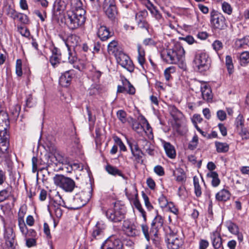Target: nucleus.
Instances as JSON below:
<instances>
[{"mask_svg":"<svg viewBox=\"0 0 249 249\" xmlns=\"http://www.w3.org/2000/svg\"><path fill=\"white\" fill-rule=\"evenodd\" d=\"M163 61L169 64H178V67L185 70V51L180 44H176L172 49L163 51L161 53Z\"/></svg>","mask_w":249,"mask_h":249,"instance_id":"nucleus-1","label":"nucleus"},{"mask_svg":"<svg viewBox=\"0 0 249 249\" xmlns=\"http://www.w3.org/2000/svg\"><path fill=\"white\" fill-rule=\"evenodd\" d=\"M9 128L10 121L8 114L5 111H0V151L3 154L8 153Z\"/></svg>","mask_w":249,"mask_h":249,"instance_id":"nucleus-2","label":"nucleus"},{"mask_svg":"<svg viewBox=\"0 0 249 249\" xmlns=\"http://www.w3.org/2000/svg\"><path fill=\"white\" fill-rule=\"evenodd\" d=\"M79 13L67 12L64 16L65 24L71 31L75 30L82 27L86 21V13H83V11Z\"/></svg>","mask_w":249,"mask_h":249,"instance_id":"nucleus-3","label":"nucleus"},{"mask_svg":"<svg viewBox=\"0 0 249 249\" xmlns=\"http://www.w3.org/2000/svg\"><path fill=\"white\" fill-rule=\"evenodd\" d=\"M69 163V158L60 152L57 151L48 157L46 168L55 171L63 170V165Z\"/></svg>","mask_w":249,"mask_h":249,"instance_id":"nucleus-4","label":"nucleus"},{"mask_svg":"<svg viewBox=\"0 0 249 249\" xmlns=\"http://www.w3.org/2000/svg\"><path fill=\"white\" fill-rule=\"evenodd\" d=\"M126 208L120 202H115L114 209H108L106 213L107 218L114 223L121 222L125 217Z\"/></svg>","mask_w":249,"mask_h":249,"instance_id":"nucleus-5","label":"nucleus"},{"mask_svg":"<svg viewBox=\"0 0 249 249\" xmlns=\"http://www.w3.org/2000/svg\"><path fill=\"white\" fill-rule=\"evenodd\" d=\"M54 183L66 192H71L75 187L74 181L62 175H56L53 178Z\"/></svg>","mask_w":249,"mask_h":249,"instance_id":"nucleus-6","label":"nucleus"},{"mask_svg":"<svg viewBox=\"0 0 249 249\" xmlns=\"http://www.w3.org/2000/svg\"><path fill=\"white\" fill-rule=\"evenodd\" d=\"M91 191H90L88 192L82 191L75 194L71 199V206L68 208L71 209L75 210L86 205L91 197Z\"/></svg>","mask_w":249,"mask_h":249,"instance_id":"nucleus-7","label":"nucleus"},{"mask_svg":"<svg viewBox=\"0 0 249 249\" xmlns=\"http://www.w3.org/2000/svg\"><path fill=\"white\" fill-rule=\"evenodd\" d=\"M60 206L68 207L65 205V202L62 199L58 192H56L53 203L48 206V210L50 214H54L56 217H61L62 215V210L60 208Z\"/></svg>","mask_w":249,"mask_h":249,"instance_id":"nucleus-8","label":"nucleus"},{"mask_svg":"<svg viewBox=\"0 0 249 249\" xmlns=\"http://www.w3.org/2000/svg\"><path fill=\"white\" fill-rule=\"evenodd\" d=\"M194 66L200 72L206 71L209 69L208 56L204 53H197L193 61Z\"/></svg>","mask_w":249,"mask_h":249,"instance_id":"nucleus-9","label":"nucleus"},{"mask_svg":"<svg viewBox=\"0 0 249 249\" xmlns=\"http://www.w3.org/2000/svg\"><path fill=\"white\" fill-rule=\"evenodd\" d=\"M211 23L215 29L224 30L227 27L226 20L222 14L213 10L210 13Z\"/></svg>","mask_w":249,"mask_h":249,"instance_id":"nucleus-10","label":"nucleus"},{"mask_svg":"<svg viewBox=\"0 0 249 249\" xmlns=\"http://www.w3.org/2000/svg\"><path fill=\"white\" fill-rule=\"evenodd\" d=\"M165 242L168 249H179L183 245V240L176 233L171 232L166 236Z\"/></svg>","mask_w":249,"mask_h":249,"instance_id":"nucleus-11","label":"nucleus"},{"mask_svg":"<svg viewBox=\"0 0 249 249\" xmlns=\"http://www.w3.org/2000/svg\"><path fill=\"white\" fill-rule=\"evenodd\" d=\"M128 145L130 149L133 161L135 164L143 162L142 160L143 152L139 148L137 142L135 140L127 141Z\"/></svg>","mask_w":249,"mask_h":249,"instance_id":"nucleus-12","label":"nucleus"},{"mask_svg":"<svg viewBox=\"0 0 249 249\" xmlns=\"http://www.w3.org/2000/svg\"><path fill=\"white\" fill-rule=\"evenodd\" d=\"M117 63L129 72H133L134 66L130 57L122 51L115 56Z\"/></svg>","mask_w":249,"mask_h":249,"instance_id":"nucleus-13","label":"nucleus"},{"mask_svg":"<svg viewBox=\"0 0 249 249\" xmlns=\"http://www.w3.org/2000/svg\"><path fill=\"white\" fill-rule=\"evenodd\" d=\"M141 227L144 237L148 241L152 240L155 245H158L160 243V239L158 236L157 230L151 227L149 231L148 226L145 224H142Z\"/></svg>","mask_w":249,"mask_h":249,"instance_id":"nucleus-14","label":"nucleus"},{"mask_svg":"<svg viewBox=\"0 0 249 249\" xmlns=\"http://www.w3.org/2000/svg\"><path fill=\"white\" fill-rule=\"evenodd\" d=\"M103 9L109 18L111 20L115 18L117 10L114 0H104Z\"/></svg>","mask_w":249,"mask_h":249,"instance_id":"nucleus-15","label":"nucleus"},{"mask_svg":"<svg viewBox=\"0 0 249 249\" xmlns=\"http://www.w3.org/2000/svg\"><path fill=\"white\" fill-rule=\"evenodd\" d=\"M210 238L214 249H224L220 231L217 229L210 233Z\"/></svg>","mask_w":249,"mask_h":249,"instance_id":"nucleus-16","label":"nucleus"},{"mask_svg":"<svg viewBox=\"0 0 249 249\" xmlns=\"http://www.w3.org/2000/svg\"><path fill=\"white\" fill-rule=\"evenodd\" d=\"M4 240L5 245L8 247H12L15 244H17L16 241V235L12 228H7L4 233Z\"/></svg>","mask_w":249,"mask_h":249,"instance_id":"nucleus-17","label":"nucleus"},{"mask_svg":"<svg viewBox=\"0 0 249 249\" xmlns=\"http://www.w3.org/2000/svg\"><path fill=\"white\" fill-rule=\"evenodd\" d=\"M123 244L118 239L112 241L111 239L106 240L101 247V249H123Z\"/></svg>","mask_w":249,"mask_h":249,"instance_id":"nucleus-18","label":"nucleus"},{"mask_svg":"<svg viewBox=\"0 0 249 249\" xmlns=\"http://www.w3.org/2000/svg\"><path fill=\"white\" fill-rule=\"evenodd\" d=\"M123 230L125 233L129 236H135L138 233L135 226L128 220L124 221Z\"/></svg>","mask_w":249,"mask_h":249,"instance_id":"nucleus-19","label":"nucleus"},{"mask_svg":"<svg viewBox=\"0 0 249 249\" xmlns=\"http://www.w3.org/2000/svg\"><path fill=\"white\" fill-rule=\"evenodd\" d=\"M3 12L12 19L16 16L17 12L15 9V5L11 0H8L4 3L3 7Z\"/></svg>","mask_w":249,"mask_h":249,"instance_id":"nucleus-20","label":"nucleus"},{"mask_svg":"<svg viewBox=\"0 0 249 249\" xmlns=\"http://www.w3.org/2000/svg\"><path fill=\"white\" fill-rule=\"evenodd\" d=\"M69 4L70 10L67 12H73L79 13V11H83V13H86V10L83 8L82 2L81 0H70Z\"/></svg>","mask_w":249,"mask_h":249,"instance_id":"nucleus-21","label":"nucleus"},{"mask_svg":"<svg viewBox=\"0 0 249 249\" xmlns=\"http://www.w3.org/2000/svg\"><path fill=\"white\" fill-rule=\"evenodd\" d=\"M106 228V225L103 221H98L93 229L92 237L96 239L97 236L102 235Z\"/></svg>","mask_w":249,"mask_h":249,"instance_id":"nucleus-22","label":"nucleus"},{"mask_svg":"<svg viewBox=\"0 0 249 249\" xmlns=\"http://www.w3.org/2000/svg\"><path fill=\"white\" fill-rule=\"evenodd\" d=\"M74 74V71L72 70L65 72L60 78V82L61 85L65 87L68 86L71 81Z\"/></svg>","mask_w":249,"mask_h":249,"instance_id":"nucleus-23","label":"nucleus"},{"mask_svg":"<svg viewBox=\"0 0 249 249\" xmlns=\"http://www.w3.org/2000/svg\"><path fill=\"white\" fill-rule=\"evenodd\" d=\"M201 91L203 99L208 102H210L213 99V94L211 88L206 85H204L201 87Z\"/></svg>","mask_w":249,"mask_h":249,"instance_id":"nucleus-24","label":"nucleus"},{"mask_svg":"<svg viewBox=\"0 0 249 249\" xmlns=\"http://www.w3.org/2000/svg\"><path fill=\"white\" fill-rule=\"evenodd\" d=\"M106 171L110 175L112 176H118L121 177L124 179H127V178L123 174L122 171L118 169L117 167L113 166L110 164H107L106 166Z\"/></svg>","mask_w":249,"mask_h":249,"instance_id":"nucleus-25","label":"nucleus"},{"mask_svg":"<svg viewBox=\"0 0 249 249\" xmlns=\"http://www.w3.org/2000/svg\"><path fill=\"white\" fill-rule=\"evenodd\" d=\"M98 36L102 41L107 40L112 36V34L105 26H101L98 29Z\"/></svg>","mask_w":249,"mask_h":249,"instance_id":"nucleus-26","label":"nucleus"},{"mask_svg":"<svg viewBox=\"0 0 249 249\" xmlns=\"http://www.w3.org/2000/svg\"><path fill=\"white\" fill-rule=\"evenodd\" d=\"M231 193L225 189H223L215 195V198L218 201H226L230 198Z\"/></svg>","mask_w":249,"mask_h":249,"instance_id":"nucleus-27","label":"nucleus"},{"mask_svg":"<svg viewBox=\"0 0 249 249\" xmlns=\"http://www.w3.org/2000/svg\"><path fill=\"white\" fill-rule=\"evenodd\" d=\"M107 51L109 53L114 54L115 56L117 53L122 52L121 48L118 46V42L116 40H112L108 44Z\"/></svg>","mask_w":249,"mask_h":249,"instance_id":"nucleus-28","label":"nucleus"},{"mask_svg":"<svg viewBox=\"0 0 249 249\" xmlns=\"http://www.w3.org/2000/svg\"><path fill=\"white\" fill-rule=\"evenodd\" d=\"M125 194L129 200H134L138 198V192L136 187L134 185H131L129 188L125 189Z\"/></svg>","mask_w":249,"mask_h":249,"instance_id":"nucleus-29","label":"nucleus"},{"mask_svg":"<svg viewBox=\"0 0 249 249\" xmlns=\"http://www.w3.org/2000/svg\"><path fill=\"white\" fill-rule=\"evenodd\" d=\"M163 147L165 153L169 158L174 159L176 157V153L175 148L169 142H164Z\"/></svg>","mask_w":249,"mask_h":249,"instance_id":"nucleus-30","label":"nucleus"},{"mask_svg":"<svg viewBox=\"0 0 249 249\" xmlns=\"http://www.w3.org/2000/svg\"><path fill=\"white\" fill-rule=\"evenodd\" d=\"M163 224V219L162 217L160 215L157 214L153 220L151 226L154 230H157L158 233L159 230L162 227Z\"/></svg>","mask_w":249,"mask_h":249,"instance_id":"nucleus-31","label":"nucleus"},{"mask_svg":"<svg viewBox=\"0 0 249 249\" xmlns=\"http://www.w3.org/2000/svg\"><path fill=\"white\" fill-rule=\"evenodd\" d=\"M137 49L138 55L137 60L140 65L143 68V65L145 63V53L143 48H142L140 44L137 45Z\"/></svg>","mask_w":249,"mask_h":249,"instance_id":"nucleus-32","label":"nucleus"},{"mask_svg":"<svg viewBox=\"0 0 249 249\" xmlns=\"http://www.w3.org/2000/svg\"><path fill=\"white\" fill-rule=\"evenodd\" d=\"M207 177L212 178V185L214 187H217L220 183V180L219 178L218 175L216 172H209L207 174Z\"/></svg>","mask_w":249,"mask_h":249,"instance_id":"nucleus-33","label":"nucleus"},{"mask_svg":"<svg viewBox=\"0 0 249 249\" xmlns=\"http://www.w3.org/2000/svg\"><path fill=\"white\" fill-rule=\"evenodd\" d=\"M12 188L11 186L0 191V203L7 199L11 196Z\"/></svg>","mask_w":249,"mask_h":249,"instance_id":"nucleus-34","label":"nucleus"},{"mask_svg":"<svg viewBox=\"0 0 249 249\" xmlns=\"http://www.w3.org/2000/svg\"><path fill=\"white\" fill-rule=\"evenodd\" d=\"M215 146L218 153H226L229 150V145L226 142H215Z\"/></svg>","mask_w":249,"mask_h":249,"instance_id":"nucleus-35","label":"nucleus"},{"mask_svg":"<svg viewBox=\"0 0 249 249\" xmlns=\"http://www.w3.org/2000/svg\"><path fill=\"white\" fill-rule=\"evenodd\" d=\"M193 183L196 196L198 197H200L202 195L201 187L199 184L198 178L196 176L193 178Z\"/></svg>","mask_w":249,"mask_h":249,"instance_id":"nucleus-36","label":"nucleus"},{"mask_svg":"<svg viewBox=\"0 0 249 249\" xmlns=\"http://www.w3.org/2000/svg\"><path fill=\"white\" fill-rule=\"evenodd\" d=\"M141 120V123L143 124V125L144 126L143 131L149 137H150V135L152 136V129L147 120L143 116H142Z\"/></svg>","mask_w":249,"mask_h":249,"instance_id":"nucleus-37","label":"nucleus"},{"mask_svg":"<svg viewBox=\"0 0 249 249\" xmlns=\"http://www.w3.org/2000/svg\"><path fill=\"white\" fill-rule=\"evenodd\" d=\"M239 62L242 66H245L249 63V52L245 51L240 53Z\"/></svg>","mask_w":249,"mask_h":249,"instance_id":"nucleus-38","label":"nucleus"},{"mask_svg":"<svg viewBox=\"0 0 249 249\" xmlns=\"http://www.w3.org/2000/svg\"><path fill=\"white\" fill-rule=\"evenodd\" d=\"M133 204L135 208L139 211L141 213L142 217H143V221L145 222L146 221V213L144 209L142 208V206L138 200V198H136L133 201Z\"/></svg>","mask_w":249,"mask_h":249,"instance_id":"nucleus-39","label":"nucleus"},{"mask_svg":"<svg viewBox=\"0 0 249 249\" xmlns=\"http://www.w3.org/2000/svg\"><path fill=\"white\" fill-rule=\"evenodd\" d=\"M225 64L230 74L233 72L234 66L232 63V59L230 55H227L225 59Z\"/></svg>","mask_w":249,"mask_h":249,"instance_id":"nucleus-40","label":"nucleus"},{"mask_svg":"<svg viewBox=\"0 0 249 249\" xmlns=\"http://www.w3.org/2000/svg\"><path fill=\"white\" fill-rule=\"evenodd\" d=\"M131 120L132 123V129L139 134H141L142 132H143L144 126L143 125V124H140L135 121L133 119H131Z\"/></svg>","mask_w":249,"mask_h":249,"instance_id":"nucleus-41","label":"nucleus"},{"mask_svg":"<svg viewBox=\"0 0 249 249\" xmlns=\"http://www.w3.org/2000/svg\"><path fill=\"white\" fill-rule=\"evenodd\" d=\"M148 16V12L146 10L140 11L135 14V20L136 22L146 20L145 18Z\"/></svg>","mask_w":249,"mask_h":249,"instance_id":"nucleus-42","label":"nucleus"},{"mask_svg":"<svg viewBox=\"0 0 249 249\" xmlns=\"http://www.w3.org/2000/svg\"><path fill=\"white\" fill-rule=\"evenodd\" d=\"M78 38L77 36L75 35H71L68 37L67 42H66V45L68 48H70V45L72 47L76 46Z\"/></svg>","mask_w":249,"mask_h":249,"instance_id":"nucleus-43","label":"nucleus"},{"mask_svg":"<svg viewBox=\"0 0 249 249\" xmlns=\"http://www.w3.org/2000/svg\"><path fill=\"white\" fill-rule=\"evenodd\" d=\"M227 227L229 231L233 234H238L239 231L238 226L231 222L227 223Z\"/></svg>","mask_w":249,"mask_h":249,"instance_id":"nucleus-44","label":"nucleus"},{"mask_svg":"<svg viewBox=\"0 0 249 249\" xmlns=\"http://www.w3.org/2000/svg\"><path fill=\"white\" fill-rule=\"evenodd\" d=\"M13 19H17L24 24H27L29 21L28 18L26 15L18 12H17Z\"/></svg>","mask_w":249,"mask_h":249,"instance_id":"nucleus-45","label":"nucleus"},{"mask_svg":"<svg viewBox=\"0 0 249 249\" xmlns=\"http://www.w3.org/2000/svg\"><path fill=\"white\" fill-rule=\"evenodd\" d=\"M235 125L237 130H239L240 128L244 127V119L241 114H239L235 119Z\"/></svg>","mask_w":249,"mask_h":249,"instance_id":"nucleus-46","label":"nucleus"},{"mask_svg":"<svg viewBox=\"0 0 249 249\" xmlns=\"http://www.w3.org/2000/svg\"><path fill=\"white\" fill-rule=\"evenodd\" d=\"M222 9L224 13L229 15H231L232 12V8L231 5L230 3L226 1H224L222 3Z\"/></svg>","mask_w":249,"mask_h":249,"instance_id":"nucleus-47","label":"nucleus"},{"mask_svg":"<svg viewBox=\"0 0 249 249\" xmlns=\"http://www.w3.org/2000/svg\"><path fill=\"white\" fill-rule=\"evenodd\" d=\"M68 51L69 53V62L71 64H74L78 60L76 53L74 51L71 52V48H68Z\"/></svg>","mask_w":249,"mask_h":249,"instance_id":"nucleus-48","label":"nucleus"},{"mask_svg":"<svg viewBox=\"0 0 249 249\" xmlns=\"http://www.w3.org/2000/svg\"><path fill=\"white\" fill-rule=\"evenodd\" d=\"M198 142V137L197 136V135H195L193 137L192 140L188 144V149H189L191 150H193L195 149L197 146Z\"/></svg>","mask_w":249,"mask_h":249,"instance_id":"nucleus-49","label":"nucleus"},{"mask_svg":"<svg viewBox=\"0 0 249 249\" xmlns=\"http://www.w3.org/2000/svg\"><path fill=\"white\" fill-rule=\"evenodd\" d=\"M175 71V68L173 66H170L166 68L164 71V75L166 81H169L171 77V74Z\"/></svg>","mask_w":249,"mask_h":249,"instance_id":"nucleus-50","label":"nucleus"},{"mask_svg":"<svg viewBox=\"0 0 249 249\" xmlns=\"http://www.w3.org/2000/svg\"><path fill=\"white\" fill-rule=\"evenodd\" d=\"M142 197L143 199L144 205L148 211H151L153 209V207L149 201L148 196L143 192L142 193Z\"/></svg>","mask_w":249,"mask_h":249,"instance_id":"nucleus-51","label":"nucleus"},{"mask_svg":"<svg viewBox=\"0 0 249 249\" xmlns=\"http://www.w3.org/2000/svg\"><path fill=\"white\" fill-rule=\"evenodd\" d=\"M117 116L119 120L123 124L127 121L126 113L123 110H119L117 112Z\"/></svg>","mask_w":249,"mask_h":249,"instance_id":"nucleus-52","label":"nucleus"},{"mask_svg":"<svg viewBox=\"0 0 249 249\" xmlns=\"http://www.w3.org/2000/svg\"><path fill=\"white\" fill-rule=\"evenodd\" d=\"M16 72L18 76H21L22 75V61L21 59H18L16 61Z\"/></svg>","mask_w":249,"mask_h":249,"instance_id":"nucleus-53","label":"nucleus"},{"mask_svg":"<svg viewBox=\"0 0 249 249\" xmlns=\"http://www.w3.org/2000/svg\"><path fill=\"white\" fill-rule=\"evenodd\" d=\"M159 204L161 208H165L167 206V205L169 203L166 197L163 195H161L158 199Z\"/></svg>","mask_w":249,"mask_h":249,"instance_id":"nucleus-54","label":"nucleus"},{"mask_svg":"<svg viewBox=\"0 0 249 249\" xmlns=\"http://www.w3.org/2000/svg\"><path fill=\"white\" fill-rule=\"evenodd\" d=\"M34 13L40 19L41 21H44L46 17V12L44 10L40 11L38 10H36Z\"/></svg>","mask_w":249,"mask_h":249,"instance_id":"nucleus-55","label":"nucleus"},{"mask_svg":"<svg viewBox=\"0 0 249 249\" xmlns=\"http://www.w3.org/2000/svg\"><path fill=\"white\" fill-rule=\"evenodd\" d=\"M18 31L22 36L26 37H28L30 35L29 30L26 27H18Z\"/></svg>","mask_w":249,"mask_h":249,"instance_id":"nucleus-56","label":"nucleus"},{"mask_svg":"<svg viewBox=\"0 0 249 249\" xmlns=\"http://www.w3.org/2000/svg\"><path fill=\"white\" fill-rule=\"evenodd\" d=\"M60 59L61 56L52 55L50 59V61L53 67H55L57 64L59 63Z\"/></svg>","mask_w":249,"mask_h":249,"instance_id":"nucleus-57","label":"nucleus"},{"mask_svg":"<svg viewBox=\"0 0 249 249\" xmlns=\"http://www.w3.org/2000/svg\"><path fill=\"white\" fill-rule=\"evenodd\" d=\"M136 22L139 28L144 29L147 31H148L149 25L148 22L146 21V20H144L142 21H140Z\"/></svg>","mask_w":249,"mask_h":249,"instance_id":"nucleus-58","label":"nucleus"},{"mask_svg":"<svg viewBox=\"0 0 249 249\" xmlns=\"http://www.w3.org/2000/svg\"><path fill=\"white\" fill-rule=\"evenodd\" d=\"M237 131L243 139H247L249 138V132L245 127L240 128L239 130Z\"/></svg>","mask_w":249,"mask_h":249,"instance_id":"nucleus-59","label":"nucleus"},{"mask_svg":"<svg viewBox=\"0 0 249 249\" xmlns=\"http://www.w3.org/2000/svg\"><path fill=\"white\" fill-rule=\"evenodd\" d=\"M154 172L159 176H163L165 174L163 168L160 165H157L154 168Z\"/></svg>","mask_w":249,"mask_h":249,"instance_id":"nucleus-60","label":"nucleus"},{"mask_svg":"<svg viewBox=\"0 0 249 249\" xmlns=\"http://www.w3.org/2000/svg\"><path fill=\"white\" fill-rule=\"evenodd\" d=\"M169 210L174 214L176 215H178V210L175 206L174 204L172 202H169L168 204L167 205Z\"/></svg>","mask_w":249,"mask_h":249,"instance_id":"nucleus-61","label":"nucleus"},{"mask_svg":"<svg viewBox=\"0 0 249 249\" xmlns=\"http://www.w3.org/2000/svg\"><path fill=\"white\" fill-rule=\"evenodd\" d=\"M35 101H34L33 97L31 95H29L26 100V106L29 107H32L35 105Z\"/></svg>","mask_w":249,"mask_h":249,"instance_id":"nucleus-62","label":"nucleus"},{"mask_svg":"<svg viewBox=\"0 0 249 249\" xmlns=\"http://www.w3.org/2000/svg\"><path fill=\"white\" fill-rule=\"evenodd\" d=\"M212 45L213 49L216 52L220 50L223 48V44L219 40L214 41Z\"/></svg>","mask_w":249,"mask_h":249,"instance_id":"nucleus-63","label":"nucleus"},{"mask_svg":"<svg viewBox=\"0 0 249 249\" xmlns=\"http://www.w3.org/2000/svg\"><path fill=\"white\" fill-rule=\"evenodd\" d=\"M209 245V242L205 239H201L199 243V249H206Z\"/></svg>","mask_w":249,"mask_h":249,"instance_id":"nucleus-64","label":"nucleus"}]
</instances>
